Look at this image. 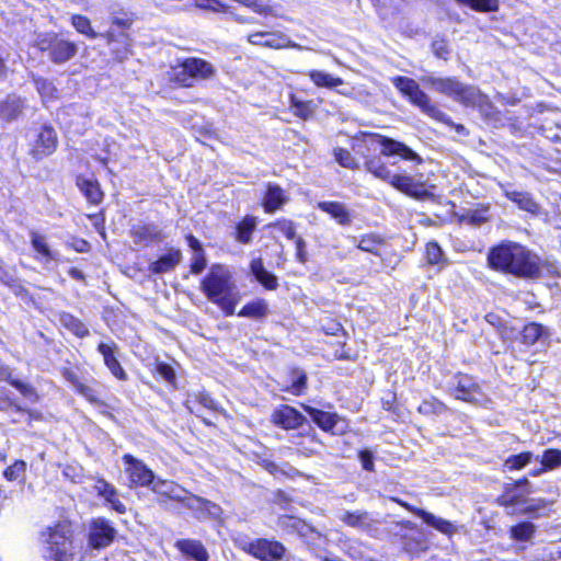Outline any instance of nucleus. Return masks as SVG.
I'll return each instance as SVG.
<instances>
[{
    "label": "nucleus",
    "mask_w": 561,
    "mask_h": 561,
    "mask_svg": "<svg viewBox=\"0 0 561 561\" xmlns=\"http://www.w3.org/2000/svg\"><path fill=\"white\" fill-rule=\"evenodd\" d=\"M389 183L398 191L415 198L426 199L432 196L422 183L415 182L414 178L408 174H391Z\"/></svg>",
    "instance_id": "obj_13"
},
{
    "label": "nucleus",
    "mask_w": 561,
    "mask_h": 561,
    "mask_svg": "<svg viewBox=\"0 0 561 561\" xmlns=\"http://www.w3.org/2000/svg\"><path fill=\"white\" fill-rule=\"evenodd\" d=\"M308 76L310 80L319 88L333 89L343 84V80L341 78L333 77L332 75L322 70H310Z\"/></svg>",
    "instance_id": "obj_35"
},
{
    "label": "nucleus",
    "mask_w": 561,
    "mask_h": 561,
    "mask_svg": "<svg viewBox=\"0 0 561 561\" xmlns=\"http://www.w3.org/2000/svg\"><path fill=\"white\" fill-rule=\"evenodd\" d=\"M215 75L216 69L210 62L202 58L191 57L172 68L170 80L182 87L190 88L196 81L211 79Z\"/></svg>",
    "instance_id": "obj_5"
},
{
    "label": "nucleus",
    "mask_w": 561,
    "mask_h": 561,
    "mask_svg": "<svg viewBox=\"0 0 561 561\" xmlns=\"http://www.w3.org/2000/svg\"><path fill=\"white\" fill-rule=\"evenodd\" d=\"M125 471L130 486H148L154 482V473L142 461L131 455H124Z\"/></svg>",
    "instance_id": "obj_10"
},
{
    "label": "nucleus",
    "mask_w": 561,
    "mask_h": 561,
    "mask_svg": "<svg viewBox=\"0 0 561 561\" xmlns=\"http://www.w3.org/2000/svg\"><path fill=\"white\" fill-rule=\"evenodd\" d=\"M434 55L440 59L447 60L450 54L449 45L446 39L437 38L432 43Z\"/></svg>",
    "instance_id": "obj_56"
},
{
    "label": "nucleus",
    "mask_w": 561,
    "mask_h": 561,
    "mask_svg": "<svg viewBox=\"0 0 561 561\" xmlns=\"http://www.w3.org/2000/svg\"><path fill=\"white\" fill-rule=\"evenodd\" d=\"M134 242L139 245H147L161 240L160 231L153 226H136L131 230Z\"/></svg>",
    "instance_id": "obj_31"
},
{
    "label": "nucleus",
    "mask_w": 561,
    "mask_h": 561,
    "mask_svg": "<svg viewBox=\"0 0 561 561\" xmlns=\"http://www.w3.org/2000/svg\"><path fill=\"white\" fill-rule=\"evenodd\" d=\"M182 503L188 510H191L198 519H204L208 517H211L214 519L220 518L221 508L217 504L204 497L196 496L188 492V494L186 495V500L183 501Z\"/></svg>",
    "instance_id": "obj_15"
},
{
    "label": "nucleus",
    "mask_w": 561,
    "mask_h": 561,
    "mask_svg": "<svg viewBox=\"0 0 561 561\" xmlns=\"http://www.w3.org/2000/svg\"><path fill=\"white\" fill-rule=\"evenodd\" d=\"M272 420L276 425L291 430L301 426L305 422V416L289 405H282L278 410L274 411Z\"/></svg>",
    "instance_id": "obj_20"
},
{
    "label": "nucleus",
    "mask_w": 561,
    "mask_h": 561,
    "mask_svg": "<svg viewBox=\"0 0 561 561\" xmlns=\"http://www.w3.org/2000/svg\"><path fill=\"white\" fill-rule=\"evenodd\" d=\"M421 81L433 91L443 94L465 106L478 107L482 112H488L491 107L488 96L477 87L466 84L456 77H437L427 75L421 78Z\"/></svg>",
    "instance_id": "obj_1"
},
{
    "label": "nucleus",
    "mask_w": 561,
    "mask_h": 561,
    "mask_svg": "<svg viewBox=\"0 0 561 561\" xmlns=\"http://www.w3.org/2000/svg\"><path fill=\"white\" fill-rule=\"evenodd\" d=\"M102 36L106 38L112 51L116 55L118 59H124L127 57L130 45L129 38L125 33L114 35L113 31H108L106 34Z\"/></svg>",
    "instance_id": "obj_28"
},
{
    "label": "nucleus",
    "mask_w": 561,
    "mask_h": 561,
    "mask_svg": "<svg viewBox=\"0 0 561 561\" xmlns=\"http://www.w3.org/2000/svg\"><path fill=\"white\" fill-rule=\"evenodd\" d=\"M202 290L221 310L231 316L239 301V293L232 282L231 273L224 265H213L209 274L202 282Z\"/></svg>",
    "instance_id": "obj_2"
},
{
    "label": "nucleus",
    "mask_w": 561,
    "mask_h": 561,
    "mask_svg": "<svg viewBox=\"0 0 561 561\" xmlns=\"http://www.w3.org/2000/svg\"><path fill=\"white\" fill-rule=\"evenodd\" d=\"M77 185L91 204H100L103 199V192L96 180L78 178Z\"/></svg>",
    "instance_id": "obj_27"
},
{
    "label": "nucleus",
    "mask_w": 561,
    "mask_h": 561,
    "mask_svg": "<svg viewBox=\"0 0 561 561\" xmlns=\"http://www.w3.org/2000/svg\"><path fill=\"white\" fill-rule=\"evenodd\" d=\"M359 458L363 465V468L367 471L374 470L373 455L368 450H363L359 454Z\"/></svg>",
    "instance_id": "obj_63"
},
{
    "label": "nucleus",
    "mask_w": 561,
    "mask_h": 561,
    "mask_svg": "<svg viewBox=\"0 0 561 561\" xmlns=\"http://www.w3.org/2000/svg\"><path fill=\"white\" fill-rule=\"evenodd\" d=\"M335 160L344 168L354 169L356 167L355 159L346 149H334Z\"/></svg>",
    "instance_id": "obj_52"
},
{
    "label": "nucleus",
    "mask_w": 561,
    "mask_h": 561,
    "mask_svg": "<svg viewBox=\"0 0 561 561\" xmlns=\"http://www.w3.org/2000/svg\"><path fill=\"white\" fill-rule=\"evenodd\" d=\"M175 547L186 557L195 561H208V552L198 540L181 539L175 542Z\"/></svg>",
    "instance_id": "obj_23"
},
{
    "label": "nucleus",
    "mask_w": 561,
    "mask_h": 561,
    "mask_svg": "<svg viewBox=\"0 0 561 561\" xmlns=\"http://www.w3.org/2000/svg\"><path fill=\"white\" fill-rule=\"evenodd\" d=\"M541 260L519 243L514 242L511 274L522 277H537L540 274Z\"/></svg>",
    "instance_id": "obj_8"
},
{
    "label": "nucleus",
    "mask_w": 561,
    "mask_h": 561,
    "mask_svg": "<svg viewBox=\"0 0 561 561\" xmlns=\"http://www.w3.org/2000/svg\"><path fill=\"white\" fill-rule=\"evenodd\" d=\"M294 106L295 114L304 119L309 118L313 113L310 102H296Z\"/></svg>",
    "instance_id": "obj_58"
},
{
    "label": "nucleus",
    "mask_w": 561,
    "mask_h": 561,
    "mask_svg": "<svg viewBox=\"0 0 561 561\" xmlns=\"http://www.w3.org/2000/svg\"><path fill=\"white\" fill-rule=\"evenodd\" d=\"M368 519L366 512H345L342 516V520L352 527L363 526Z\"/></svg>",
    "instance_id": "obj_49"
},
{
    "label": "nucleus",
    "mask_w": 561,
    "mask_h": 561,
    "mask_svg": "<svg viewBox=\"0 0 561 561\" xmlns=\"http://www.w3.org/2000/svg\"><path fill=\"white\" fill-rule=\"evenodd\" d=\"M25 469L26 463L23 460H16L4 470V477L10 481H14L24 473Z\"/></svg>",
    "instance_id": "obj_55"
},
{
    "label": "nucleus",
    "mask_w": 561,
    "mask_h": 561,
    "mask_svg": "<svg viewBox=\"0 0 561 561\" xmlns=\"http://www.w3.org/2000/svg\"><path fill=\"white\" fill-rule=\"evenodd\" d=\"M207 261L204 252L194 253L192 263H191V272L193 274H199L206 267Z\"/></svg>",
    "instance_id": "obj_57"
},
{
    "label": "nucleus",
    "mask_w": 561,
    "mask_h": 561,
    "mask_svg": "<svg viewBox=\"0 0 561 561\" xmlns=\"http://www.w3.org/2000/svg\"><path fill=\"white\" fill-rule=\"evenodd\" d=\"M307 383V376L302 370H294L293 371V382L291 386L287 389L290 393L295 396H299L304 392Z\"/></svg>",
    "instance_id": "obj_48"
},
{
    "label": "nucleus",
    "mask_w": 561,
    "mask_h": 561,
    "mask_svg": "<svg viewBox=\"0 0 561 561\" xmlns=\"http://www.w3.org/2000/svg\"><path fill=\"white\" fill-rule=\"evenodd\" d=\"M383 244V240L377 234H365L358 239L357 248L362 251L378 254V248Z\"/></svg>",
    "instance_id": "obj_43"
},
{
    "label": "nucleus",
    "mask_w": 561,
    "mask_h": 561,
    "mask_svg": "<svg viewBox=\"0 0 561 561\" xmlns=\"http://www.w3.org/2000/svg\"><path fill=\"white\" fill-rule=\"evenodd\" d=\"M278 524L283 528H291L294 530H299V526L301 525L300 520L295 519L291 516H280L278 519Z\"/></svg>",
    "instance_id": "obj_62"
},
{
    "label": "nucleus",
    "mask_w": 561,
    "mask_h": 561,
    "mask_svg": "<svg viewBox=\"0 0 561 561\" xmlns=\"http://www.w3.org/2000/svg\"><path fill=\"white\" fill-rule=\"evenodd\" d=\"M288 201L285 191L277 184L268 183L263 197V206L266 213H274Z\"/></svg>",
    "instance_id": "obj_22"
},
{
    "label": "nucleus",
    "mask_w": 561,
    "mask_h": 561,
    "mask_svg": "<svg viewBox=\"0 0 561 561\" xmlns=\"http://www.w3.org/2000/svg\"><path fill=\"white\" fill-rule=\"evenodd\" d=\"M505 196L518 205V207L523 210H526L531 214H538L539 213V205L534 201L531 195L527 192L523 191H515L512 188L506 187L504 190Z\"/></svg>",
    "instance_id": "obj_24"
},
{
    "label": "nucleus",
    "mask_w": 561,
    "mask_h": 561,
    "mask_svg": "<svg viewBox=\"0 0 561 561\" xmlns=\"http://www.w3.org/2000/svg\"><path fill=\"white\" fill-rule=\"evenodd\" d=\"M43 537H45L44 557L47 561L72 560L71 529L68 524L61 523L48 528Z\"/></svg>",
    "instance_id": "obj_4"
},
{
    "label": "nucleus",
    "mask_w": 561,
    "mask_h": 561,
    "mask_svg": "<svg viewBox=\"0 0 561 561\" xmlns=\"http://www.w3.org/2000/svg\"><path fill=\"white\" fill-rule=\"evenodd\" d=\"M9 382L25 398L37 400L36 391L31 385L19 379H10Z\"/></svg>",
    "instance_id": "obj_54"
},
{
    "label": "nucleus",
    "mask_w": 561,
    "mask_h": 561,
    "mask_svg": "<svg viewBox=\"0 0 561 561\" xmlns=\"http://www.w3.org/2000/svg\"><path fill=\"white\" fill-rule=\"evenodd\" d=\"M454 396L458 400L476 403L479 401V388L468 377H461L454 390Z\"/></svg>",
    "instance_id": "obj_26"
},
{
    "label": "nucleus",
    "mask_w": 561,
    "mask_h": 561,
    "mask_svg": "<svg viewBox=\"0 0 561 561\" xmlns=\"http://www.w3.org/2000/svg\"><path fill=\"white\" fill-rule=\"evenodd\" d=\"M534 459L538 460L539 457H535L534 454L530 451H524L518 455L510 456L505 460L504 466L508 470H520L525 468L527 465H529Z\"/></svg>",
    "instance_id": "obj_38"
},
{
    "label": "nucleus",
    "mask_w": 561,
    "mask_h": 561,
    "mask_svg": "<svg viewBox=\"0 0 561 561\" xmlns=\"http://www.w3.org/2000/svg\"><path fill=\"white\" fill-rule=\"evenodd\" d=\"M514 242H504L490 250L488 255L489 264L492 268L502 272H511L513 260Z\"/></svg>",
    "instance_id": "obj_18"
},
{
    "label": "nucleus",
    "mask_w": 561,
    "mask_h": 561,
    "mask_svg": "<svg viewBox=\"0 0 561 561\" xmlns=\"http://www.w3.org/2000/svg\"><path fill=\"white\" fill-rule=\"evenodd\" d=\"M545 333V328L541 324L531 322L525 325L522 332V341L527 345L535 344Z\"/></svg>",
    "instance_id": "obj_44"
},
{
    "label": "nucleus",
    "mask_w": 561,
    "mask_h": 561,
    "mask_svg": "<svg viewBox=\"0 0 561 561\" xmlns=\"http://www.w3.org/2000/svg\"><path fill=\"white\" fill-rule=\"evenodd\" d=\"M31 243H32L33 249L38 254L44 256L46 259V261L56 259V254L49 249V247L45 240V237H43L42 234H39L37 232H32L31 233Z\"/></svg>",
    "instance_id": "obj_42"
},
{
    "label": "nucleus",
    "mask_w": 561,
    "mask_h": 561,
    "mask_svg": "<svg viewBox=\"0 0 561 561\" xmlns=\"http://www.w3.org/2000/svg\"><path fill=\"white\" fill-rule=\"evenodd\" d=\"M116 348L117 346L114 342L100 343L98 346V351L102 354L105 366L113 376L119 380H126L127 375L115 356Z\"/></svg>",
    "instance_id": "obj_21"
},
{
    "label": "nucleus",
    "mask_w": 561,
    "mask_h": 561,
    "mask_svg": "<svg viewBox=\"0 0 561 561\" xmlns=\"http://www.w3.org/2000/svg\"><path fill=\"white\" fill-rule=\"evenodd\" d=\"M195 2L199 8L213 10L215 12L225 10V5L218 0H195Z\"/></svg>",
    "instance_id": "obj_60"
},
{
    "label": "nucleus",
    "mask_w": 561,
    "mask_h": 561,
    "mask_svg": "<svg viewBox=\"0 0 561 561\" xmlns=\"http://www.w3.org/2000/svg\"><path fill=\"white\" fill-rule=\"evenodd\" d=\"M318 208L331 215L341 225H348L351 222L348 210L339 202H320Z\"/></svg>",
    "instance_id": "obj_32"
},
{
    "label": "nucleus",
    "mask_w": 561,
    "mask_h": 561,
    "mask_svg": "<svg viewBox=\"0 0 561 561\" xmlns=\"http://www.w3.org/2000/svg\"><path fill=\"white\" fill-rule=\"evenodd\" d=\"M417 516L421 517L424 523L432 526L433 528H435L436 530L444 535L451 536L458 531V527L454 525L451 522L438 517L426 511H417Z\"/></svg>",
    "instance_id": "obj_25"
},
{
    "label": "nucleus",
    "mask_w": 561,
    "mask_h": 561,
    "mask_svg": "<svg viewBox=\"0 0 561 561\" xmlns=\"http://www.w3.org/2000/svg\"><path fill=\"white\" fill-rule=\"evenodd\" d=\"M71 25L76 28V31L89 38H96L98 34L93 30L91 25V21L89 18L81 14H73L71 16Z\"/></svg>",
    "instance_id": "obj_40"
},
{
    "label": "nucleus",
    "mask_w": 561,
    "mask_h": 561,
    "mask_svg": "<svg viewBox=\"0 0 561 561\" xmlns=\"http://www.w3.org/2000/svg\"><path fill=\"white\" fill-rule=\"evenodd\" d=\"M268 313V306L264 299L253 300L239 311L238 316L251 319H262Z\"/></svg>",
    "instance_id": "obj_34"
},
{
    "label": "nucleus",
    "mask_w": 561,
    "mask_h": 561,
    "mask_svg": "<svg viewBox=\"0 0 561 561\" xmlns=\"http://www.w3.org/2000/svg\"><path fill=\"white\" fill-rule=\"evenodd\" d=\"M57 142V134L54 128L44 127L34 140L31 153L36 160H41L56 150Z\"/></svg>",
    "instance_id": "obj_16"
},
{
    "label": "nucleus",
    "mask_w": 561,
    "mask_h": 561,
    "mask_svg": "<svg viewBox=\"0 0 561 561\" xmlns=\"http://www.w3.org/2000/svg\"><path fill=\"white\" fill-rule=\"evenodd\" d=\"M296 244V256L300 263H305L307 261L308 254L306 252V242L302 238H295Z\"/></svg>",
    "instance_id": "obj_61"
},
{
    "label": "nucleus",
    "mask_w": 561,
    "mask_h": 561,
    "mask_svg": "<svg viewBox=\"0 0 561 561\" xmlns=\"http://www.w3.org/2000/svg\"><path fill=\"white\" fill-rule=\"evenodd\" d=\"M373 137L381 147V154L385 157H398L405 161H413L421 164L423 159L405 144L388 138L386 136L374 134Z\"/></svg>",
    "instance_id": "obj_9"
},
{
    "label": "nucleus",
    "mask_w": 561,
    "mask_h": 561,
    "mask_svg": "<svg viewBox=\"0 0 561 561\" xmlns=\"http://www.w3.org/2000/svg\"><path fill=\"white\" fill-rule=\"evenodd\" d=\"M68 379L73 383L76 390L87 398V400L92 403L99 402L98 393L92 387L80 382L72 374H68Z\"/></svg>",
    "instance_id": "obj_47"
},
{
    "label": "nucleus",
    "mask_w": 561,
    "mask_h": 561,
    "mask_svg": "<svg viewBox=\"0 0 561 561\" xmlns=\"http://www.w3.org/2000/svg\"><path fill=\"white\" fill-rule=\"evenodd\" d=\"M157 373L168 382H172L175 379V373L173 368L164 363H159L157 365Z\"/></svg>",
    "instance_id": "obj_59"
},
{
    "label": "nucleus",
    "mask_w": 561,
    "mask_h": 561,
    "mask_svg": "<svg viewBox=\"0 0 561 561\" xmlns=\"http://www.w3.org/2000/svg\"><path fill=\"white\" fill-rule=\"evenodd\" d=\"M393 85L407 98L410 102L417 106L424 114L431 118L442 122L446 125H453L449 117L435 104L432 103L431 98L420 89L417 82L408 77H394L391 79Z\"/></svg>",
    "instance_id": "obj_3"
},
{
    "label": "nucleus",
    "mask_w": 561,
    "mask_h": 561,
    "mask_svg": "<svg viewBox=\"0 0 561 561\" xmlns=\"http://www.w3.org/2000/svg\"><path fill=\"white\" fill-rule=\"evenodd\" d=\"M151 489L159 495L158 502L160 505H164L168 499L182 503L186 500V495L188 494V491L178 483L160 479L154 480Z\"/></svg>",
    "instance_id": "obj_17"
},
{
    "label": "nucleus",
    "mask_w": 561,
    "mask_h": 561,
    "mask_svg": "<svg viewBox=\"0 0 561 561\" xmlns=\"http://www.w3.org/2000/svg\"><path fill=\"white\" fill-rule=\"evenodd\" d=\"M270 228H275L280 231L287 239H295L296 228L291 220L282 219L274 224L268 225Z\"/></svg>",
    "instance_id": "obj_50"
},
{
    "label": "nucleus",
    "mask_w": 561,
    "mask_h": 561,
    "mask_svg": "<svg viewBox=\"0 0 561 561\" xmlns=\"http://www.w3.org/2000/svg\"><path fill=\"white\" fill-rule=\"evenodd\" d=\"M115 537V529L103 518L94 519L90 525L89 543L95 549L107 547Z\"/></svg>",
    "instance_id": "obj_14"
},
{
    "label": "nucleus",
    "mask_w": 561,
    "mask_h": 561,
    "mask_svg": "<svg viewBox=\"0 0 561 561\" xmlns=\"http://www.w3.org/2000/svg\"><path fill=\"white\" fill-rule=\"evenodd\" d=\"M366 170L374 176L388 181L391 176V172L383 161L379 158L368 159L365 163Z\"/></svg>",
    "instance_id": "obj_39"
},
{
    "label": "nucleus",
    "mask_w": 561,
    "mask_h": 561,
    "mask_svg": "<svg viewBox=\"0 0 561 561\" xmlns=\"http://www.w3.org/2000/svg\"><path fill=\"white\" fill-rule=\"evenodd\" d=\"M251 272L256 280L266 289L274 290L277 288L278 283L276 276L264 268L262 259H254L251 262Z\"/></svg>",
    "instance_id": "obj_29"
},
{
    "label": "nucleus",
    "mask_w": 561,
    "mask_h": 561,
    "mask_svg": "<svg viewBox=\"0 0 561 561\" xmlns=\"http://www.w3.org/2000/svg\"><path fill=\"white\" fill-rule=\"evenodd\" d=\"M35 85H36L38 93L44 99H51L55 96L56 88L54 87V84L50 81H48L46 79L37 78V79H35Z\"/></svg>",
    "instance_id": "obj_53"
},
{
    "label": "nucleus",
    "mask_w": 561,
    "mask_h": 561,
    "mask_svg": "<svg viewBox=\"0 0 561 561\" xmlns=\"http://www.w3.org/2000/svg\"><path fill=\"white\" fill-rule=\"evenodd\" d=\"M60 322L78 337H84L89 334V330L84 323L70 313H62L60 316Z\"/></svg>",
    "instance_id": "obj_36"
},
{
    "label": "nucleus",
    "mask_w": 561,
    "mask_h": 561,
    "mask_svg": "<svg viewBox=\"0 0 561 561\" xmlns=\"http://www.w3.org/2000/svg\"><path fill=\"white\" fill-rule=\"evenodd\" d=\"M535 534V526L531 523H520L511 528V536L520 541L529 540Z\"/></svg>",
    "instance_id": "obj_46"
},
{
    "label": "nucleus",
    "mask_w": 561,
    "mask_h": 561,
    "mask_svg": "<svg viewBox=\"0 0 561 561\" xmlns=\"http://www.w3.org/2000/svg\"><path fill=\"white\" fill-rule=\"evenodd\" d=\"M234 542L242 551L251 554L260 561H279L283 559L286 551L283 543L265 538L250 541L247 538L240 537L237 538Z\"/></svg>",
    "instance_id": "obj_7"
},
{
    "label": "nucleus",
    "mask_w": 561,
    "mask_h": 561,
    "mask_svg": "<svg viewBox=\"0 0 561 561\" xmlns=\"http://www.w3.org/2000/svg\"><path fill=\"white\" fill-rule=\"evenodd\" d=\"M93 489L113 511L118 514L126 513V506L121 502L118 491L114 485L100 478L95 481Z\"/></svg>",
    "instance_id": "obj_19"
},
{
    "label": "nucleus",
    "mask_w": 561,
    "mask_h": 561,
    "mask_svg": "<svg viewBox=\"0 0 561 561\" xmlns=\"http://www.w3.org/2000/svg\"><path fill=\"white\" fill-rule=\"evenodd\" d=\"M478 12H496L500 9L499 0H456Z\"/></svg>",
    "instance_id": "obj_41"
},
{
    "label": "nucleus",
    "mask_w": 561,
    "mask_h": 561,
    "mask_svg": "<svg viewBox=\"0 0 561 561\" xmlns=\"http://www.w3.org/2000/svg\"><path fill=\"white\" fill-rule=\"evenodd\" d=\"M540 462L547 470H553L561 467V450L546 449L540 456Z\"/></svg>",
    "instance_id": "obj_45"
},
{
    "label": "nucleus",
    "mask_w": 561,
    "mask_h": 561,
    "mask_svg": "<svg viewBox=\"0 0 561 561\" xmlns=\"http://www.w3.org/2000/svg\"><path fill=\"white\" fill-rule=\"evenodd\" d=\"M302 407L321 430L332 434H342L345 432V422L336 413L324 412L309 405Z\"/></svg>",
    "instance_id": "obj_12"
},
{
    "label": "nucleus",
    "mask_w": 561,
    "mask_h": 561,
    "mask_svg": "<svg viewBox=\"0 0 561 561\" xmlns=\"http://www.w3.org/2000/svg\"><path fill=\"white\" fill-rule=\"evenodd\" d=\"M248 42L254 46L283 49L286 47L301 48L299 45L293 43L290 38L278 31L274 32H254L248 35Z\"/></svg>",
    "instance_id": "obj_11"
},
{
    "label": "nucleus",
    "mask_w": 561,
    "mask_h": 561,
    "mask_svg": "<svg viewBox=\"0 0 561 561\" xmlns=\"http://www.w3.org/2000/svg\"><path fill=\"white\" fill-rule=\"evenodd\" d=\"M186 239L190 248L194 251V253L204 252L201 242L195 237L187 236Z\"/></svg>",
    "instance_id": "obj_64"
},
{
    "label": "nucleus",
    "mask_w": 561,
    "mask_h": 561,
    "mask_svg": "<svg viewBox=\"0 0 561 561\" xmlns=\"http://www.w3.org/2000/svg\"><path fill=\"white\" fill-rule=\"evenodd\" d=\"M426 259L428 264H439L444 260L443 250L436 242H428L426 245Z\"/></svg>",
    "instance_id": "obj_51"
},
{
    "label": "nucleus",
    "mask_w": 561,
    "mask_h": 561,
    "mask_svg": "<svg viewBox=\"0 0 561 561\" xmlns=\"http://www.w3.org/2000/svg\"><path fill=\"white\" fill-rule=\"evenodd\" d=\"M256 227V218L247 216L237 226V240L241 243H249L251 241L252 232Z\"/></svg>",
    "instance_id": "obj_37"
},
{
    "label": "nucleus",
    "mask_w": 561,
    "mask_h": 561,
    "mask_svg": "<svg viewBox=\"0 0 561 561\" xmlns=\"http://www.w3.org/2000/svg\"><path fill=\"white\" fill-rule=\"evenodd\" d=\"M182 254L180 250H172L168 254L162 255L159 260L150 264V272L156 274L167 273L173 270L181 261Z\"/></svg>",
    "instance_id": "obj_30"
},
{
    "label": "nucleus",
    "mask_w": 561,
    "mask_h": 561,
    "mask_svg": "<svg viewBox=\"0 0 561 561\" xmlns=\"http://www.w3.org/2000/svg\"><path fill=\"white\" fill-rule=\"evenodd\" d=\"M36 47L41 51L47 53L49 60L57 65L66 64L78 53V45L75 42L64 38L55 32L39 35Z\"/></svg>",
    "instance_id": "obj_6"
},
{
    "label": "nucleus",
    "mask_w": 561,
    "mask_h": 561,
    "mask_svg": "<svg viewBox=\"0 0 561 561\" xmlns=\"http://www.w3.org/2000/svg\"><path fill=\"white\" fill-rule=\"evenodd\" d=\"M23 110V101L18 96H8L0 104V115L2 118L11 121L16 118Z\"/></svg>",
    "instance_id": "obj_33"
}]
</instances>
